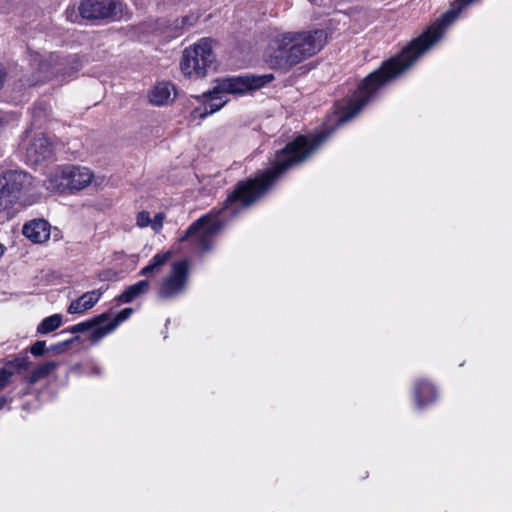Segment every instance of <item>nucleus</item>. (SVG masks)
<instances>
[{
  "instance_id": "1",
  "label": "nucleus",
  "mask_w": 512,
  "mask_h": 512,
  "mask_svg": "<svg viewBox=\"0 0 512 512\" xmlns=\"http://www.w3.org/2000/svg\"><path fill=\"white\" fill-rule=\"evenodd\" d=\"M332 132L322 131L310 137L298 136L277 153L270 169L254 179L239 183L234 192L228 196L221 209L214 210L194 222L180 240L190 241L202 252L210 250L215 235L230 217L235 216L240 208L246 207L260 198L276 178L287 169L306 160Z\"/></svg>"
},
{
  "instance_id": "2",
  "label": "nucleus",
  "mask_w": 512,
  "mask_h": 512,
  "mask_svg": "<svg viewBox=\"0 0 512 512\" xmlns=\"http://www.w3.org/2000/svg\"><path fill=\"white\" fill-rule=\"evenodd\" d=\"M326 40L327 34L322 29L275 30L269 36L263 59L270 68L287 72L295 65L317 54Z\"/></svg>"
},
{
  "instance_id": "3",
  "label": "nucleus",
  "mask_w": 512,
  "mask_h": 512,
  "mask_svg": "<svg viewBox=\"0 0 512 512\" xmlns=\"http://www.w3.org/2000/svg\"><path fill=\"white\" fill-rule=\"evenodd\" d=\"M31 65L36 70L32 78L27 79V85H35L44 82L52 77H61L62 80L66 76H71L79 68V64L75 57L61 59L56 54H48L41 56L35 53L31 56Z\"/></svg>"
},
{
  "instance_id": "4",
  "label": "nucleus",
  "mask_w": 512,
  "mask_h": 512,
  "mask_svg": "<svg viewBox=\"0 0 512 512\" xmlns=\"http://www.w3.org/2000/svg\"><path fill=\"white\" fill-rule=\"evenodd\" d=\"M79 16L92 23H111L129 18L130 11L124 0H80Z\"/></svg>"
},
{
  "instance_id": "5",
  "label": "nucleus",
  "mask_w": 512,
  "mask_h": 512,
  "mask_svg": "<svg viewBox=\"0 0 512 512\" xmlns=\"http://www.w3.org/2000/svg\"><path fill=\"white\" fill-rule=\"evenodd\" d=\"M31 176L23 171H7L0 177V219H9L18 210L23 191L31 185Z\"/></svg>"
},
{
  "instance_id": "6",
  "label": "nucleus",
  "mask_w": 512,
  "mask_h": 512,
  "mask_svg": "<svg viewBox=\"0 0 512 512\" xmlns=\"http://www.w3.org/2000/svg\"><path fill=\"white\" fill-rule=\"evenodd\" d=\"M215 62L211 40L203 38L183 51L180 68L189 78L206 75Z\"/></svg>"
},
{
  "instance_id": "7",
  "label": "nucleus",
  "mask_w": 512,
  "mask_h": 512,
  "mask_svg": "<svg viewBox=\"0 0 512 512\" xmlns=\"http://www.w3.org/2000/svg\"><path fill=\"white\" fill-rule=\"evenodd\" d=\"M189 262L179 260L174 262L167 274H165L157 285V296L161 300H171L183 295L189 285Z\"/></svg>"
},
{
  "instance_id": "8",
  "label": "nucleus",
  "mask_w": 512,
  "mask_h": 512,
  "mask_svg": "<svg viewBox=\"0 0 512 512\" xmlns=\"http://www.w3.org/2000/svg\"><path fill=\"white\" fill-rule=\"evenodd\" d=\"M274 79L273 74L244 75L219 79L215 82L216 93L243 95L259 89Z\"/></svg>"
},
{
  "instance_id": "9",
  "label": "nucleus",
  "mask_w": 512,
  "mask_h": 512,
  "mask_svg": "<svg viewBox=\"0 0 512 512\" xmlns=\"http://www.w3.org/2000/svg\"><path fill=\"white\" fill-rule=\"evenodd\" d=\"M53 144L43 134L34 135L26 146V159L31 164H39L53 155Z\"/></svg>"
},
{
  "instance_id": "10",
  "label": "nucleus",
  "mask_w": 512,
  "mask_h": 512,
  "mask_svg": "<svg viewBox=\"0 0 512 512\" xmlns=\"http://www.w3.org/2000/svg\"><path fill=\"white\" fill-rule=\"evenodd\" d=\"M196 99L201 100V105L192 111L194 119H203L219 111L228 101L223 93H216V84H214L212 90L204 93L201 97H196Z\"/></svg>"
},
{
  "instance_id": "11",
  "label": "nucleus",
  "mask_w": 512,
  "mask_h": 512,
  "mask_svg": "<svg viewBox=\"0 0 512 512\" xmlns=\"http://www.w3.org/2000/svg\"><path fill=\"white\" fill-rule=\"evenodd\" d=\"M66 170L69 174L70 191L82 190L91 184L93 172L88 167L67 164Z\"/></svg>"
},
{
  "instance_id": "12",
  "label": "nucleus",
  "mask_w": 512,
  "mask_h": 512,
  "mask_svg": "<svg viewBox=\"0 0 512 512\" xmlns=\"http://www.w3.org/2000/svg\"><path fill=\"white\" fill-rule=\"evenodd\" d=\"M68 172L66 165H61L53 168L47 175L44 181V186L48 191L64 193L70 191V184L68 180Z\"/></svg>"
},
{
  "instance_id": "13",
  "label": "nucleus",
  "mask_w": 512,
  "mask_h": 512,
  "mask_svg": "<svg viewBox=\"0 0 512 512\" xmlns=\"http://www.w3.org/2000/svg\"><path fill=\"white\" fill-rule=\"evenodd\" d=\"M176 97L173 84L167 81L158 82L149 92V102L155 106H163L172 102Z\"/></svg>"
},
{
  "instance_id": "14",
  "label": "nucleus",
  "mask_w": 512,
  "mask_h": 512,
  "mask_svg": "<svg viewBox=\"0 0 512 512\" xmlns=\"http://www.w3.org/2000/svg\"><path fill=\"white\" fill-rule=\"evenodd\" d=\"M23 235L34 243H43L50 236V225L44 219H36L26 223L22 229Z\"/></svg>"
},
{
  "instance_id": "15",
  "label": "nucleus",
  "mask_w": 512,
  "mask_h": 512,
  "mask_svg": "<svg viewBox=\"0 0 512 512\" xmlns=\"http://www.w3.org/2000/svg\"><path fill=\"white\" fill-rule=\"evenodd\" d=\"M101 296L102 291L100 289L86 292L70 303L67 312L69 314H83L93 308Z\"/></svg>"
},
{
  "instance_id": "16",
  "label": "nucleus",
  "mask_w": 512,
  "mask_h": 512,
  "mask_svg": "<svg viewBox=\"0 0 512 512\" xmlns=\"http://www.w3.org/2000/svg\"><path fill=\"white\" fill-rule=\"evenodd\" d=\"M172 257V252L169 250L160 251L156 253L149 261V263L139 271V275L151 278L159 274L163 267L168 263Z\"/></svg>"
},
{
  "instance_id": "17",
  "label": "nucleus",
  "mask_w": 512,
  "mask_h": 512,
  "mask_svg": "<svg viewBox=\"0 0 512 512\" xmlns=\"http://www.w3.org/2000/svg\"><path fill=\"white\" fill-rule=\"evenodd\" d=\"M150 290V282L148 279L140 280L127 287L118 297L120 303H130L136 298L145 295Z\"/></svg>"
},
{
  "instance_id": "18",
  "label": "nucleus",
  "mask_w": 512,
  "mask_h": 512,
  "mask_svg": "<svg viewBox=\"0 0 512 512\" xmlns=\"http://www.w3.org/2000/svg\"><path fill=\"white\" fill-rule=\"evenodd\" d=\"M436 397V390L430 383L421 380L415 384V401L419 408L432 403Z\"/></svg>"
},
{
  "instance_id": "19",
  "label": "nucleus",
  "mask_w": 512,
  "mask_h": 512,
  "mask_svg": "<svg viewBox=\"0 0 512 512\" xmlns=\"http://www.w3.org/2000/svg\"><path fill=\"white\" fill-rule=\"evenodd\" d=\"M58 367V363L54 361H49L46 363H43L36 368L33 369L29 376V382L34 384L41 379L47 377L50 375L56 368Z\"/></svg>"
},
{
  "instance_id": "20",
  "label": "nucleus",
  "mask_w": 512,
  "mask_h": 512,
  "mask_svg": "<svg viewBox=\"0 0 512 512\" xmlns=\"http://www.w3.org/2000/svg\"><path fill=\"white\" fill-rule=\"evenodd\" d=\"M62 324V315L53 314L44 318L37 326L39 334H48L58 329Z\"/></svg>"
},
{
  "instance_id": "21",
  "label": "nucleus",
  "mask_w": 512,
  "mask_h": 512,
  "mask_svg": "<svg viewBox=\"0 0 512 512\" xmlns=\"http://www.w3.org/2000/svg\"><path fill=\"white\" fill-rule=\"evenodd\" d=\"M105 322H99L97 324H94L93 327L90 329V340L92 342H98L106 335L110 334L112 331L115 330V328L112 326V324L109 322L107 324H104Z\"/></svg>"
},
{
  "instance_id": "22",
  "label": "nucleus",
  "mask_w": 512,
  "mask_h": 512,
  "mask_svg": "<svg viewBox=\"0 0 512 512\" xmlns=\"http://www.w3.org/2000/svg\"><path fill=\"white\" fill-rule=\"evenodd\" d=\"M109 318V315L107 313H103L94 319L90 321H85L82 323H78L71 327L72 333H78V332H84V331H90V329L93 327L94 324H97L99 322H106Z\"/></svg>"
},
{
  "instance_id": "23",
  "label": "nucleus",
  "mask_w": 512,
  "mask_h": 512,
  "mask_svg": "<svg viewBox=\"0 0 512 512\" xmlns=\"http://www.w3.org/2000/svg\"><path fill=\"white\" fill-rule=\"evenodd\" d=\"M132 314V308H124L115 316V318L112 321H110V323L116 329L121 322L129 319Z\"/></svg>"
},
{
  "instance_id": "24",
  "label": "nucleus",
  "mask_w": 512,
  "mask_h": 512,
  "mask_svg": "<svg viewBox=\"0 0 512 512\" xmlns=\"http://www.w3.org/2000/svg\"><path fill=\"white\" fill-rule=\"evenodd\" d=\"M151 218L150 214L147 211H141L136 216V224L140 228H145L150 226Z\"/></svg>"
},
{
  "instance_id": "25",
  "label": "nucleus",
  "mask_w": 512,
  "mask_h": 512,
  "mask_svg": "<svg viewBox=\"0 0 512 512\" xmlns=\"http://www.w3.org/2000/svg\"><path fill=\"white\" fill-rule=\"evenodd\" d=\"M165 215L163 213H157L153 219H151L150 227L154 232H159L163 227Z\"/></svg>"
},
{
  "instance_id": "26",
  "label": "nucleus",
  "mask_w": 512,
  "mask_h": 512,
  "mask_svg": "<svg viewBox=\"0 0 512 512\" xmlns=\"http://www.w3.org/2000/svg\"><path fill=\"white\" fill-rule=\"evenodd\" d=\"M13 375V371L7 367L0 368V390H2L9 382Z\"/></svg>"
},
{
  "instance_id": "27",
  "label": "nucleus",
  "mask_w": 512,
  "mask_h": 512,
  "mask_svg": "<svg viewBox=\"0 0 512 512\" xmlns=\"http://www.w3.org/2000/svg\"><path fill=\"white\" fill-rule=\"evenodd\" d=\"M30 351L34 356H41L45 351V342L44 341L35 342L32 345Z\"/></svg>"
},
{
  "instance_id": "28",
  "label": "nucleus",
  "mask_w": 512,
  "mask_h": 512,
  "mask_svg": "<svg viewBox=\"0 0 512 512\" xmlns=\"http://www.w3.org/2000/svg\"><path fill=\"white\" fill-rule=\"evenodd\" d=\"M9 365L17 368V369H25L28 365V359L27 358H21V359H15L14 361L10 362Z\"/></svg>"
},
{
  "instance_id": "29",
  "label": "nucleus",
  "mask_w": 512,
  "mask_h": 512,
  "mask_svg": "<svg viewBox=\"0 0 512 512\" xmlns=\"http://www.w3.org/2000/svg\"><path fill=\"white\" fill-rule=\"evenodd\" d=\"M5 71L4 69L0 66V88L3 86L4 84V81H5Z\"/></svg>"
},
{
  "instance_id": "30",
  "label": "nucleus",
  "mask_w": 512,
  "mask_h": 512,
  "mask_svg": "<svg viewBox=\"0 0 512 512\" xmlns=\"http://www.w3.org/2000/svg\"><path fill=\"white\" fill-rule=\"evenodd\" d=\"M8 403L6 397H0V410L4 408V406Z\"/></svg>"
},
{
  "instance_id": "31",
  "label": "nucleus",
  "mask_w": 512,
  "mask_h": 512,
  "mask_svg": "<svg viewBox=\"0 0 512 512\" xmlns=\"http://www.w3.org/2000/svg\"><path fill=\"white\" fill-rule=\"evenodd\" d=\"M4 252H5V247L2 244H0V257L4 254Z\"/></svg>"
},
{
  "instance_id": "32",
  "label": "nucleus",
  "mask_w": 512,
  "mask_h": 512,
  "mask_svg": "<svg viewBox=\"0 0 512 512\" xmlns=\"http://www.w3.org/2000/svg\"><path fill=\"white\" fill-rule=\"evenodd\" d=\"M95 373L99 374V373H100V369H99V368H96V369H95Z\"/></svg>"
}]
</instances>
